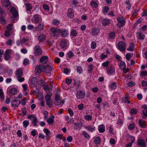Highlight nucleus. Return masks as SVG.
I'll use <instances>...</instances> for the list:
<instances>
[{
	"label": "nucleus",
	"instance_id": "nucleus-1",
	"mask_svg": "<svg viewBox=\"0 0 147 147\" xmlns=\"http://www.w3.org/2000/svg\"><path fill=\"white\" fill-rule=\"evenodd\" d=\"M23 72L21 69H19L16 71V75L17 76V79L20 82H22L24 81L25 79L24 77H22Z\"/></svg>",
	"mask_w": 147,
	"mask_h": 147
},
{
	"label": "nucleus",
	"instance_id": "nucleus-2",
	"mask_svg": "<svg viewBox=\"0 0 147 147\" xmlns=\"http://www.w3.org/2000/svg\"><path fill=\"white\" fill-rule=\"evenodd\" d=\"M28 118L31 120L32 123L34 126H37L38 121L36 117L34 114H31L28 115Z\"/></svg>",
	"mask_w": 147,
	"mask_h": 147
},
{
	"label": "nucleus",
	"instance_id": "nucleus-3",
	"mask_svg": "<svg viewBox=\"0 0 147 147\" xmlns=\"http://www.w3.org/2000/svg\"><path fill=\"white\" fill-rule=\"evenodd\" d=\"M51 30L52 32L51 35L54 37L58 36L60 35V32H61V29H57L55 28H51Z\"/></svg>",
	"mask_w": 147,
	"mask_h": 147
},
{
	"label": "nucleus",
	"instance_id": "nucleus-4",
	"mask_svg": "<svg viewBox=\"0 0 147 147\" xmlns=\"http://www.w3.org/2000/svg\"><path fill=\"white\" fill-rule=\"evenodd\" d=\"M117 20L118 22V25L119 27L123 26L125 23V18L122 16L117 18Z\"/></svg>",
	"mask_w": 147,
	"mask_h": 147
},
{
	"label": "nucleus",
	"instance_id": "nucleus-5",
	"mask_svg": "<svg viewBox=\"0 0 147 147\" xmlns=\"http://www.w3.org/2000/svg\"><path fill=\"white\" fill-rule=\"evenodd\" d=\"M34 19L33 22L34 24H37L39 22H41L42 18L38 14H36L33 16Z\"/></svg>",
	"mask_w": 147,
	"mask_h": 147
},
{
	"label": "nucleus",
	"instance_id": "nucleus-6",
	"mask_svg": "<svg viewBox=\"0 0 147 147\" xmlns=\"http://www.w3.org/2000/svg\"><path fill=\"white\" fill-rule=\"evenodd\" d=\"M34 55L35 56L39 55L41 54L42 50L38 46H36L34 47Z\"/></svg>",
	"mask_w": 147,
	"mask_h": 147
},
{
	"label": "nucleus",
	"instance_id": "nucleus-7",
	"mask_svg": "<svg viewBox=\"0 0 147 147\" xmlns=\"http://www.w3.org/2000/svg\"><path fill=\"white\" fill-rule=\"evenodd\" d=\"M85 93L83 91L80 90L77 92L76 96L78 99H83L84 98Z\"/></svg>",
	"mask_w": 147,
	"mask_h": 147
},
{
	"label": "nucleus",
	"instance_id": "nucleus-8",
	"mask_svg": "<svg viewBox=\"0 0 147 147\" xmlns=\"http://www.w3.org/2000/svg\"><path fill=\"white\" fill-rule=\"evenodd\" d=\"M137 141L138 145L140 147H146V143L144 140L142 139L138 138Z\"/></svg>",
	"mask_w": 147,
	"mask_h": 147
},
{
	"label": "nucleus",
	"instance_id": "nucleus-9",
	"mask_svg": "<svg viewBox=\"0 0 147 147\" xmlns=\"http://www.w3.org/2000/svg\"><path fill=\"white\" fill-rule=\"evenodd\" d=\"M42 67L43 70L47 73H49L53 69V68L48 64L46 66L43 65Z\"/></svg>",
	"mask_w": 147,
	"mask_h": 147
},
{
	"label": "nucleus",
	"instance_id": "nucleus-10",
	"mask_svg": "<svg viewBox=\"0 0 147 147\" xmlns=\"http://www.w3.org/2000/svg\"><path fill=\"white\" fill-rule=\"evenodd\" d=\"M117 46L118 49L121 51H124L125 49V44L122 41L119 42L117 44Z\"/></svg>",
	"mask_w": 147,
	"mask_h": 147
},
{
	"label": "nucleus",
	"instance_id": "nucleus-11",
	"mask_svg": "<svg viewBox=\"0 0 147 147\" xmlns=\"http://www.w3.org/2000/svg\"><path fill=\"white\" fill-rule=\"evenodd\" d=\"M43 65H38L35 68V71L36 75H38L41 73L42 71L43 70Z\"/></svg>",
	"mask_w": 147,
	"mask_h": 147
},
{
	"label": "nucleus",
	"instance_id": "nucleus-12",
	"mask_svg": "<svg viewBox=\"0 0 147 147\" xmlns=\"http://www.w3.org/2000/svg\"><path fill=\"white\" fill-rule=\"evenodd\" d=\"M10 11L13 14V16L14 18H16L18 16V11L15 7H12L10 9Z\"/></svg>",
	"mask_w": 147,
	"mask_h": 147
},
{
	"label": "nucleus",
	"instance_id": "nucleus-13",
	"mask_svg": "<svg viewBox=\"0 0 147 147\" xmlns=\"http://www.w3.org/2000/svg\"><path fill=\"white\" fill-rule=\"evenodd\" d=\"M107 73L109 75H113L115 73V69L112 66L109 67L107 68Z\"/></svg>",
	"mask_w": 147,
	"mask_h": 147
},
{
	"label": "nucleus",
	"instance_id": "nucleus-14",
	"mask_svg": "<svg viewBox=\"0 0 147 147\" xmlns=\"http://www.w3.org/2000/svg\"><path fill=\"white\" fill-rule=\"evenodd\" d=\"M11 49H8L6 50L5 51V60H8L10 58V54L11 52Z\"/></svg>",
	"mask_w": 147,
	"mask_h": 147
},
{
	"label": "nucleus",
	"instance_id": "nucleus-15",
	"mask_svg": "<svg viewBox=\"0 0 147 147\" xmlns=\"http://www.w3.org/2000/svg\"><path fill=\"white\" fill-rule=\"evenodd\" d=\"M44 25L43 22L40 23L35 27V29L37 31H41L44 30Z\"/></svg>",
	"mask_w": 147,
	"mask_h": 147
},
{
	"label": "nucleus",
	"instance_id": "nucleus-16",
	"mask_svg": "<svg viewBox=\"0 0 147 147\" xmlns=\"http://www.w3.org/2000/svg\"><path fill=\"white\" fill-rule=\"evenodd\" d=\"M20 103V100L16 99L11 101V105L12 106L14 107H18Z\"/></svg>",
	"mask_w": 147,
	"mask_h": 147
},
{
	"label": "nucleus",
	"instance_id": "nucleus-17",
	"mask_svg": "<svg viewBox=\"0 0 147 147\" xmlns=\"http://www.w3.org/2000/svg\"><path fill=\"white\" fill-rule=\"evenodd\" d=\"M48 57L47 56L42 57L40 59V62L42 64H46L48 61Z\"/></svg>",
	"mask_w": 147,
	"mask_h": 147
},
{
	"label": "nucleus",
	"instance_id": "nucleus-18",
	"mask_svg": "<svg viewBox=\"0 0 147 147\" xmlns=\"http://www.w3.org/2000/svg\"><path fill=\"white\" fill-rule=\"evenodd\" d=\"M61 48V49L65 48L67 47V40H62L61 41L60 45Z\"/></svg>",
	"mask_w": 147,
	"mask_h": 147
},
{
	"label": "nucleus",
	"instance_id": "nucleus-19",
	"mask_svg": "<svg viewBox=\"0 0 147 147\" xmlns=\"http://www.w3.org/2000/svg\"><path fill=\"white\" fill-rule=\"evenodd\" d=\"M61 32L60 34L61 33L62 36L63 37L66 36L68 34V30L66 29H63L62 30H61Z\"/></svg>",
	"mask_w": 147,
	"mask_h": 147
},
{
	"label": "nucleus",
	"instance_id": "nucleus-20",
	"mask_svg": "<svg viewBox=\"0 0 147 147\" xmlns=\"http://www.w3.org/2000/svg\"><path fill=\"white\" fill-rule=\"evenodd\" d=\"M139 123L140 126L142 128H144L146 127L145 121L143 119H140L139 121Z\"/></svg>",
	"mask_w": 147,
	"mask_h": 147
},
{
	"label": "nucleus",
	"instance_id": "nucleus-21",
	"mask_svg": "<svg viewBox=\"0 0 147 147\" xmlns=\"http://www.w3.org/2000/svg\"><path fill=\"white\" fill-rule=\"evenodd\" d=\"M10 4V3L9 0H4L3 3V5L5 7H9Z\"/></svg>",
	"mask_w": 147,
	"mask_h": 147
},
{
	"label": "nucleus",
	"instance_id": "nucleus-22",
	"mask_svg": "<svg viewBox=\"0 0 147 147\" xmlns=\"http://www.w3.org/2000/svg\"><path fill=\"white\" fill-rule=\"evenodd\" d=\"M99 131L100 133H102L105 131V126L103 124L99 125L98 127Z\"/></svg>",
	"mask_w": 147,
	"mask_h": 147
},
{
	"label": "nucleus",
	"instance_id": "nucleus-23",
	"mask_svg": "<svg viewBox=\"0 0 147 147\" xmlns=\"http://www.w3.org/2000/svg\"><path fill=\"white\" fill-rule=\"evenodd\" d=\"M99 32V30L98 28H94L92 29V33L93 35H96Z\"/></svg>",
	"mask_w": 147,
	"mask_h": 147
},
{
	"label": "nucleus",
	"instance_id": "nucleus-24",
	"mask_svg": "<svg viewBox=\"0 0 147 147\" xmlns=\"http://www.w3.org/2000/svg\"><path fill=\"white\" fill-rule=\"evenodd\" d=\"M54 115H52L47 120V122L50 124H51L54 122Z\"/></svg>",
	"mask_w": 147,
	"mask_h": 147
},
{
	"label": "nucleus",
	"instance_id": "nucleus-25",
	"mask_svg": "<svg viewBox=\"0 0 147 147\" xmlns=\"http://www.w3.org/2000/svg\"><path fill=\"white\" fill-rule=\"evenodd\" d=\"M38 40L40 42H43L46 39V36L44 34L40 35L38 37Z\"/></svg>",
	"mask_w": 147,
	"mask_h": 147
},
{
	"label": "nucleus",
	"instance_id": "nucleus-26",
	"mask_svg": "<svg viewBox=\"0 0 147 147\" xmlns=\"http://www.w3.org/2000/svg\"><path fill=\"white\" fill-rule=\"evenodd\" d=\"M67 14L68 17L71 18H73L74 16L73 13L71 11V9H69Z\"/></svg>",
	"mask_w": 147,
	"mask_h": 147
},
{
	"label": "nucleus",
	"instance_id": "nucleus-27",
	"mask_svg": "<svg viewBox=\"0 0 147 147\" xmlns=\"http://www.w3.org/2000/svg\"><path fill=\"white\" fill-rule=\"evenodd\" d=\"M78 32L77 31L74 29H72L71 30L70 32V35L74 37H76L77 35Z\"/></svg>",
	"mask_w": 147,
	"mask_h": 147
},
{
	"label": "nucleus",
	"instance_id": "nucleus-28",
	"mask_svg": "<svg viewBox=\"0 0 147 147\" xmlns=\"http://www.w3.org/2000/svg\"><path fill=\"white\" fill-rule=\"evenodd\" d=\"M110 23V21L108 19H104L102 22V25L104 26L108 25Z\"/></svg>",
	"mask_w": 147,
	"mask_h": 147
},
{
	"label": "nucleus",
	"instance_id": "nucleus-29",
	"mask_svg": "<svg viewBox=\"0 0 147 147\" xmlns=\"http://www.w3.org/2000/svg\"><path fill=\"white\" fill-rule=\"evenodd\" d=\"M26 9L27 11H30L32 9V7L31 4L29 3H26L25 4Z\"/></svg>",
	"mask_w": 147,
	"mask_h": 147
},
{
	"label": "nucleus",
	"instance_id": "nucleus-30",
	"mask_svg": "<svg viewBox=\"0 0 147 147\" xmlns=\"http://www.w3.org/2000/svg\"><path fill=\"white\" fill-rule=\"evenodd\" d=\"M10 93L12 95H15L17 93V89L15 88H12L9 91Z\"/></svg>",
	"mask_w": 147,
	"mask_h": 147
},
{
	"label": "nucleus",
	"instance_id": "nucleus-31",
	"mask_svg": "<svg viewBox=\"0 0 147 147\" xmlns=\"http://www.w3.org/2000/svg\"><path fill=\"white\" fill-rule=\"evenodd\" d=\"M38 81V80L34 77H32L31 80V83L32 85L34 86L35 83Z\"/></svg>",
	"mask_w": 147,
	"mask_h": 147
},
{
	"label": "nucleus",
	"instance_id": "nucleus-32",
	"mask_svg": "<svg viewBox=\"0 0 147 147\" xmlns=\"http://www.w3.org/2000/svg\"><path fill=\"white\" fill-rule=\"evenodd\" d=\"M94 143L96 144H99L101 142V140L99 137H97L95 138L94 139Z\"/></svg>",
	"mask_w": 147,
	"mask_h": 147
},
{
	"label": "nucleus",
	"instance_id": "nucleus-33",
	"mask_svg": "<svg viewBox=\"0 0 147 147\" xmlns=\"http://www.w3.org/2000/svg\"><path fill=\"white\" fill-rule=\"evenodd\" d=\"M126 65L123 61H121L120 62V68L121 69L123 70L125 68Z\"/></svg>",
	"mask_w": 147,
	"mask_h": 147
},
{
	"label": "nucleus",
	"instance_id": "nucleus-34",
	"mask_svg": "<svg viewBox=\"0 0 147 147\" xmlns=\"http://www.w3.org/2000/svg\"><path fill=\"white\" fill-rule=\"evenodd\" d=\"M29 40L28 38L27 37H23L22 39L21 40V43L22 45L25 44L26 42Z\"/></svg>",
	"mask_w": 147,
	"mask_h": 147
},
{
	"label": "nucleus",
	"instance_id": "nucleus-35",
	"mask_svg": "<svg viewBox=\"0 0 147 147\" xmlns=\"http://www.w3.org/2000/svg\"><path fill=\"white\" fill-rule=\"evenodd\" d=\"M74 85L77 87H79L81 84L80 81L74 79Z\"/></svg>",
	"mask_w": 147,
	"mask_h": 147
},
{
	"label": "nucleus",
	"instance_id": "nucleus-36",
	"mask_svg": "<svg viewBox=\"0 0 147 147\" xmlns=\"http://www.w3.org/2000/svg\"><path fill=\"white\" fill-rule=\"evenodd\" d=\"M116 86V82L113 83L109 85V88L111 90L115 89Z\"/></svg>",
	"mask_w": 147,
	"mask_h": 147
},
{
	"label": "nucleus",
	"instance_id": "nucleus-37",
	"mask_svg": "<svg viewBox=\"0 0 147 147\" xmlns=\"http://www.w3.org/2000/svg\"><path fill=\"white\" fill-rule=\"evenodd\" d=\"M0 97L2 101H3L4 100V96L3 91L2 89H0Z\"/></svg>",
	"mask_w": 147,
	"mask_h": 147
},
{
	"label": "nucleus",
	"instance_id": "nucleus-38",
	"mask_svg": "<svg viewBox=\"0 0 147 147\" xmlns=\"http://www.w3.org/2000/svg\"><path fill=\"white\" fill-rule=\"evenodd\" d=\"M90 4L91 6L94 8H96L98 6V4L92 1H91L90 2Z\"/></svg>",
	"mask_w": 147,
	"mask_h": 147
},
{
	"label": "nucleus",
	"instance_id": "nucleus-39",
	"mask_svg": "<svg viewBox=\"0 0 147 147\" xmlns=\"http://www.w3.org/2000/svg\"><path fill=\"white\" fill-rule=\"evenodd\" d=\"M134 44L133 43H131L130 44V46L129 48L127 49V50L128 51H133L134 50Z\"/></svg>",
	"mask_w": 147,
	"mask_h": 147
},
{
	"label": "nucleus",
	"instance_id": "nucleus-40",
	"mask_svg": "<svg viewBox=\"0 0 147 147\" xmlns=\"http://www.w3.org/2000/svg\"><path fill=\"white\" fill-rule=\"evenodd\" d=\"M85 128L87 129L89 131L91 132H93L95 129V127H92L89 126L85 127Z\"/></svg>",
	"mask_w": 147,
	"mask_h": 147
},
{
	"label": "nucleus",
	"instance_id": "nucleus-41",
	"mask_svg": "<svg viewBox=\"0 0 147 147\" xmlns=\"http://www.w3.org/2000/svg\"><path fill=\"white\" fill-rule=\"evenodd\" d=\"M44 132L46 134V137H48L51 134L49 130L47 128H45L43 129Z\"/></svg>",
	"mask_w": 147,
	"mask_h": 147
},
{
	"label": "nucleus",
	"instance_id": "nucleus-42",
	"mask_svg": "<svg viewBox=\"0 0 147 147\" xmlns=\"http://www.w3.org/2000/svg\"><path fill=\"white\" fill-rule=\"evenodd\" d=\"M115 34L114 32H110L109 35V37L111 39L115 38Z\"/></svg>",
	"mask_w": 147,
	"mask_h": 147
},
{
	"label": "nucleus",
	"instance_id": "nucleus-43",
	"mask_svg": "<svg viewBox=\"0 0 147 147\" xmlns=\"http://www.w3.org/2000/svg\"><path fill=\"white\" fill-rule=\"evenodd\" d=\"M84 118L86 120L89 121L91 120L92 117L90 115H87L84 116Z\"/></svg>",
	"mask_w": 147,
	"mask_h": 147
},
{
	"label": "nucleus",
	"instance_id": "nucleus-44",
	"mask_svg": "<svg viewBox=\"0 0 147 147\" xmlns=\"http://www.w3.org/2000/svg\"><path fill=\"white\" fill-rule=\"evenodd\" d=\"M29 124V122L27 120H24L23 122V126L25 128L27 127Z\"/></svg>",
	"mask_w": 147,
	"mask_h": 147
},
{
	"label": "nucleus",
	"instance_id": "nucleus-45",
	"mask_svg": "<svg viewBox=\"0 0 147 147\" xmlns=\"http://www.w3.org/2000/svg\"><path fill=\"white\" fill-rule=\"evenodd\" d=\"M46 102V105L49 107H51L53 106V103L52 100Z\"/></svg>",
	"mask_w": 147,
	"mask_h": 147
},
{
	"label": "nucleus",
	"instance_id": "nucleus-46",
	"mask_svg": "<svg viewBox=\"0 0 147 147\" xmlns=\"http://www.w3.org/2000/svg\"><path fill=\"white\" fill-rule=\"evenodd\" d=\"M142 114L143 115L142 116V118L143 119H145L147 117V110H142Z\"/></svg>",
	"mask_w": 147,
	"mask_h": 147
},
{
	"label": "nucleus",
	"instance_id": "nucleus-47",
	"mask_svg": "<svg viewBox=\"0 0 147 147\" xmlns=\"http://www.w3.org/2000/svg\"><path fill=\"white\" fill-rule=\"evenodd\" d=\"M82 134L85 138L88 139L90 138V136L85 131L82 132Z\"/></svg>",
	"mask_w": 147,
	"mask_h": 147
},
{
	"label": "nucleus",
	"instance_id": "nucleus-48",
	"mask_svg": "<svg viewBox=\"0 0 147 147\" xmlns=\"http://www.w3.org/2000/svg\"><path fill=\"white\" fill-rule=\"evenodd\" d=\"M135 128V125L134 123H130L128 127V129H129L132 130Z\"/></svg>",
	"mask_w": 147,
	"mask_h": 147
},
{
	"label": "nucleus",
	"instance_id": "nucleus-49",
	"mask_svg": "<svg viewBox=\"0 0 147 147\" xmlns=\"http://www.w3.org/2000/svg\"><path fill=\"white\" fill-rule=\"evenodd\" d=\"M26 112L27 111L26 110V108H23L22 109V113L21 115L22 116H24L26 114Z\"/></svg>",
	"mask_w": 147,
	"mask_h": 147
},
{
	"label": "nucleus",
	"instance_id": "nucleus-50",
	"mask_svg": "<svg viewBox=\"0 0 147 147\" xmlns=\"http://www.w3.org/2000/svg\"><path fill=\"white\" fill-rule=\"evenodd\" d=\"M60 23L59 21L56 19H53L52 21V24L55 25H58Z\"/></svg>",
	"mask_w": 147,
	"mask_h": 147
},
{
	"label": "nucleus",
	"instance_id": "nucleus-51",
	"mask_svg": "<svg viewBox=\"0 0 147 147\" xmlns=\"http://www.w3.org/2000/svg\"><path fill=\"white\" fill-rule=\"evenodd\" d=\"M12 25L9 24L6 27V30L10 31L12 30Z\"/></svg>",
	"mask_w": 147,
	"mask_h": 147
},
{
	"label": "nucleus",
	"instance_id": "nucleus-52",
	"mask_svg": "<svg viewBox=\"0 0 147 147\" xmlns=\"http://www.w3.org/2000/svg\"><path fill=\"white\" fill-rule=\"evenodd\" d=\"M55 103L57 106H59L61 104V100L60 99L55 100Z\"/></svg>",
	"mask_w": 147,
	"mask_h": 147
},
{
	"label": "nucleus",
	"instance_id": "nucleus-53",
	"mask_svg": "<svg viewBox=\"0 0 147 147\" xmlns=\"http://www.w3.org/2000/svg\"><path fill=\"white\" fill-rule=\"evenodd\" d=\"M0 13L2 17H4L5 15V13L3 9L0 6Z\"/></svg>",
	"mask_w": 147,
	"mask_h": 147
},
{
	"label": "nucleus",
	"instance_id": "nucleus-54",
	"mask_svg": "<svg viewBox=\"0 0 147 147\" xmlns=\"http://www.w3.org/2000/svg\"><path fill=\"white\" fill-rule=\"evenodd\" d=\"M139 37L140 39L143 40L145 38V35L142 33H138Z\"/></svg>",
	"mask_w": 147,
	"mask_h": 147
},
{
	"label": "nucleus",
	"instance_id": "nucleus-55",
	"mask_svg": "<svg viewBox=\"0 0 147 147\" xmlns=\"http://www.w3.org/2000/svg\"><path fill=\"white\" fill-rule=\"evenodd\" d=\"M51 95H49V94L46 95L45 97L46 102L52 100L51 99Z\"/></svg>",
	"mask_w": 147,
	"mask_h": 147
},
{
	"label": "nucleus",
	"instance_id": "nucleus-56",
	"mask_svg": "<svg viewBox=\"0 0 147 147\" xmlns=\"http://www.w3.org/2000/svg\"><path fill=\"white\" fill-rule=\"evenodd\" d=\"M91 48L92 49H94L96 47V43L95 42L92 41L91 43Z\"/></svg>",
	"mask_w": 147,
	"mask_h": 147
},
{
	"label": "nucleus",
	"instance_id": "nucleus-57",
	"mask_svg": "<svg viewBox=\"0 0 147 147\" xmlns=\"http://www.w3.org/2000/svg\"><path fill=\"white\" fill-rule=\"evenodd\" d=\"M128 97L126 96L125 97L124 99L123 100V101L125 103H127L129 104L130 103V101L128 100Z\"/></svg>",
	"mask_w": 147,
	"mask_h": 147
},
{
	"label": "nucleus",
	"instance_id": "nucleus-58",
	"mask_svg": "<svg viewBox=\"0 0 147 147\" xmlns=\"http://www.w3.org/2000/svg\"><path fill=\"white\" fill-rule=\"evenodd\" d=\"M130 113L132 114H135L137 113V110L136 109H132L130 110Z\"/></svg>",
	"mask_w": 147,
	"mask_h": 147
},
{
	"label": "nucleus",
	"instance_id": "nucleus-59",
	"mask_svg": "<svg viewBox=\"0 0 147 147\" xmlns=\"http://www.w3.org/2000/svg\"><path fill=\"white\" fill-rule=\"evenodd\" d=\"M109 63V61H107L105 62H104L102 64V66L105 67H107Z\"/></svg>",
	"mask_w": 147,
	"mask_h": 147
},
{
	"label": "nucleus",
	"instance_id": "nucleus-60",
	"mask_svg": "<svg viewBox=\"0 0 147 147\" xmlns=\"http://www.w3.org/2000/svg\"><path fill=\"white\" fill-rule=\"evenodd\" d=\"M109 7L107 6H105L103 9V11L104 13H107L109 10Z\"/></svg>",
	"mask_w": 147,
	"mask_h": 147
},
{
	"label": "nucleus",
	"instance_id": "nucleus-61",
	"mask_svg": "<svg viewBox=\"0 0 147 147\" xmlns=\"http://www.w3.org/2000/svg\"><path fill=\"white\" fill-rule=\"evenodd\" d=\"M38 84L41 86H44L45 85V82L43 80H40L38 82Z\"/></svg>",
	"mask_w": 147,
	"mask_h": 147
},
{
	"label": "nucleus",
	"instance_id": "nucleus-62",
	"mask_svg": "<svg viewBox=\"0 0 147 147\" xmlns=\"http://www.w3.org/2000/svg\"><path fill=\"white\" fill-rule=\"evenodd\" d=\"M77 71L78 72L81 73L82 72V69L80 66H78L77 67Z\"/></svg>",
	"mask_w": 147,
	"mask_h": 147
},
{
	"label": "nucleus",
	"instance_id": "nucleus-63",
	"mask_svg": "<svg viewBox=\"0 0 147 147\" xmlns=\"http://www.w3.org/2000/svg\"><path fill=\"white\" fill-rule=\"evenodd\" d=\"M135 84V83L132 81L129 82L127 84V85L128 87H131L134 86Z\"/></svg>",
	"mask_w": 147,
	"mask_h": 147
},
{
	"label": "nucleus",
	"instance_id": "nucleus-64",
	"mask_svg": "<svg viewBox=\"0 0 147 147\" xmlns=\"http://www.w3.org/2000/svg\"><path fill=\"white\" fill-rule=\"evenodd\" d=\"M72 80L71 79H69L68 78H66L65 80V82L66 84H71L72 82Z\"/></svg>",
	"mask_w": 147,
	"mask_h": 147
}]
</instances>
